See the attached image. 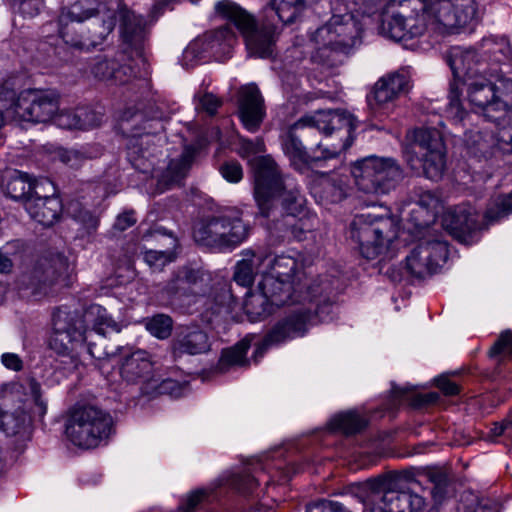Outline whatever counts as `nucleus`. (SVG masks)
Returning <instances> with one entry per match:
<instances>
[{"mask_svg": "<svg viewBox=\"0 0 512 512\" xmlns=\"http://www.w3.org/2000/svg\"><path fill=\"white\" fill-rule=\"evenodd\" d=\"M77 109L79 129H90L100 125L103 117L101 113L95 111L90 107H79Z\"/></svg>", "mask_w": 512, "mask_h": 512, "instance_id": "54", "label": "nucleus"}, {"mask_svg": "<svg viewBox=\"0 0 512 512\" xmlns=\"http://www.w3.org/2000/svg\"><path fill=\"white\" fill-rule=\"evenodd\" d=\"M367 426V420L356 411H347L333 417L330 421L332 431H338L345 435L360 432Z\"/></svg>", "mask_w": 512, "mask_h": 512, "instance_id": "45", "label": "nucleus"}, {"mask_svg": "<svg viewBox=\"0 0 512 512\" xmlns=\"http://www.w3.org/2000/svg\"><path fill=\"white\" fill-rule=\"evenodd\" d=\"M402 8L403 11L382 21L380 29L385 37L396 42L407 41L431 30V3L427 5L425 0H404Z\"/></svg>", "mask_w": 512, "mask_h": 512, "instance_id": "14", "label": "nucleus"}, {"mask_svg": "<svg viewBox=\"0 0 512 512\" xmlns=\"http://www.w3.org/2000/svg\"><path fill=\"white\" fill-rule=\"evenodd\" d=\"M230 485L243 494L252 493L258 486V479L248 472L233 475Z\"/></svg>", "mask_w": 512, "mask_h": 512, "instance_id": "52", "label": "nucleus"}, {"mask_svg": "<svg viewBox=\"0 0 512 512\" xmlns=\"http://www.w3.org/2000/svg\"><path fill=\"white\" fill-rule=\"evenodd\" d=\"M254 173V198L263 217H269L277 197H281L285 216L310 214L306 209V199L298 188L290 187L282 173L269 156H260L252 160Z\"/></svg>", "mask_w": 512, "mask_h": 512, "instance_id": "5", "label": "nucleus"}, {"mask_svg": "<svg viewBox=\"0 0 512 512\" xmlns=\"http://www.w3.org/2000/svg\"><path fill=\"white\" fill-rule=\"evenodd\" d=\"M112 426L109 413L94 405H77L70 412L65 433L75 446L91 449L109 437Z\"/></svg>", "mask_w": 512, "mask_h": 512, "instance_id": "11", "label": "nucleus"}, {"mask_svg": "<svg viewBox=\"0 0 512 512\" xmlns=\"http://www.w3.org/2000/svg\"><path fill=\"white\" fill-rule=\"evenodd\" d=\"M214 13L235 26L244 38L251 57L270 58L274 55L279 35L275 23L267 20L258 26L254 15L232 0L217 1Z\"/></svg>", "mask_w": 512, "mask_h": 512, "instance_id": "6", "label": "nucleus"}, {"mask_svg": "<svg viewBox=\"0 0 512 512\" xmlns=\"http://www.w3.org/2000/svg\"><path fill=\"white\" fill-rule=\"evenodd\" d=\"M116 12L97 0H77L58 16L63 41L79 50L101 44L115 27Z\"/></svg>", "mask_w": 512, "mask_h": 512, "instance_id": "1", "label": "nucleus"}, {"mask_svg": "<svg viewBox=\"0 0 512 512\" xmlns=\"http://www.w3.org/2000/svg\"><path fill=\"white\" fill-rule=\"evenodd\" d=\"M512 212V192L497 197L486 211L489 220H500Z\"/></svg>", "mask_w": 512, "mask_h": 512, "instance_id": "50", "label": "nucleus"}, {"mask_svg": "<svg viewBox=\"0 0 512 512\" xmlns=\"http://www.w3.org/2000/svg\"><path fill=\"white\" fill-rule=\"evenodd\" d=\"M251 346V341L247 337L237 342L235 345L222 351L218 362V369L226 372L233 367L248 366L249 360L246 354Z\"/></svg>", "mask_w": 512, "mask_h": 512, "instance_id": "43", "label": "nucleus"}, {"mask_svg": "<svg viewBox=\"0 0 512 512\" xmlns=\"http://www.w3.org/2000/svg\"><path fill=\"white\" fill-rule=\"evenodd\" d=\"M232 295L227 289H221L214 298V304L208 309L212 311V314H221L223 312L228 313L231 310Z\"/></svg>", "mask_w": 512, "mask_h": 512, "instance_id": "57", "label": "nucleus"}, {"mask_svg": "<svg viewBox=\"0 0 512 512\" xmlns=\"http://www.w3.org/2000/svg\"><path fill=\"white\" fill-rule=\"evenodd\" d=\"M306 512H351L344 503L331 500H320L308 505Z\"/></svg>", "mask_w": 512, "mask_h": 512, "instance_id": "56", "label": "nucleus"}, {"mask_svg": "<svg viewBox=\"0 0 512 512\" xmlns=\"http://www.w3.org/2000/svg\"><path fill=\"white\" fill-rule=\"evenodd\" d=\"M69 214L72 219L81 226L83 235H91L99 225V218L90 210L82 207L79 203H71Z\"/></svg>", "mask_w": 512, "mask_h": 512, "instance_id": "46", "label": "nucleus"}, {"mask_svg": "<svg viewBox=\"0 0 512 512\" xmlns=\"http://www.w3.org/2000/svg\"><path fill=\"white\" fill-rule=\"evenodd\" d=\"M306 6L302 4L294 5L293 2L286 3L284 0H270L264 12L267 19L272 17V14H275L281 23L287 25L294 23Z\"/></svg>", "mask_w": 512, "mask_h": 512, "instance_id": "44", "label": "nucleus"}, {"mask_svg": "<svg viewBox=\"0 0 512 512\" xmlns=\"http://www.w3.org/2000/svg\"><path fill=\"white\" fill-rule=\"evenodd\" d=\"M172 324L171 317L165 314H157L147 321L146 328L157 338L165 339L171 334Z\"/></svg>", "mask_w": 512, "mask_h": 512, "instance_id": "49", "label": "nucleus"}, {"mask_svg": "<svg viewBox=\"0 0 512 512\" xmlns=\"http://www.w3.org/2000/svg\"><path fill=\"white\" fill-rule=\"evenodd\" d=\"M120 375L128 384H140L142 394H149L151 383L156 381L151 357L143 350H136L124 356L120 365Z\"/></svg>", "mask_w": 512, "mask_h": 512, "instance_id": "24", "label": "nucleus"}, {"mask_svg": "<svg viewBox=\"0 0 512 512\" xmlns=\"http://www.w3.org/2000/svg\"><path fill=\"white\" fill-rule=\"evenodd\" d=\"M29 423L25 411L21 408L11 409L9 398L0 399V431L7 436H16L22 433Z\"/></svg>", "mask_w": 512, "mask_h": 512, "instance_id": "40", "label": "nucleus"}, {"mask_svg": "<svg viewBox=\"0 0 512 512\" xmlns=\"http://www.w3.org/2000/svg\"><path fill=\"white\" fill-rule=\"evenodd\" d=\"M482 60L474 48L453 47L447 55L446 61L454 76L449 88L447 112L458 121L463 120L465 115L460 99V80L473 78L479 72Z\"/></svg>", "mask_w": 512, "mask_h": 512, "instance_id": "19", "label": "nucleus"}, {"mask_svg": "<svg viewBox=\"0 0 512 512\" xmlns=\"http://www.w3.org/2000/svg\"><path fill=\"white\" fill-rule=\"evenodd\" d=\"M86 322H92V335L105 336L108 332L119 333L121 325L115 321L107 312V310L98 304L90 305L84 313L76 310Z\"/></svg>", "mask_w": 512, "mask_h": 512, "instance_id": "41", "label": "nucleus"}, {"mask_svg": "<svg viewBox=\"0 0 512 512\" xmlns=\"http://www.w3.org/2000/svg\"><path fill=\"white\" fill-rule=\"evenodd\" d=\"M351 173L358 190L377 196L394 190L405 177L403 168L395 159L377 156L357 161Z\"/></svg>", "mask_w": 512, "mask_h": 512, "instance_id": "12", "label": "nucleus"}, {"mask_svg": "<svg viewBox=\"0 0 512 512\" xmlns=\"http://www.w3.org/2000/svg\"><path fill=\"white\" fill-rule=\"evenodd\" d=\"M236 41L237 37L234 31L229 25H224L195 39L185 49L184 55L186 58L202 59L204 54L208 53L218 57L228 54Z\"/></svg>", "mask_w": 512, "mask_h": 512, "instance_id": "23", "label": "nucleus"}, {"mask_svg": "<svg viewBox=\"0 0 512 512\" xmlns=\"http://www.w3.org/2000/svg\"><path fill=\"white\" fill-rule=\"evenodd\" d=\"M142 240H153L161 246V249H148L143 254L145 263L153 271H161L166 265L176 260L178 239L172 234L164 233L162 228L144 233Z\"/></svg>", "mask_w": 512, "mask_h": 512, "instance_id": "26", "label": "nucleus"}, {"mask_svg": "<svg viewBox=\"0 0 512 512\" xmlns=\"http://www.w3.org/2000/svg\"><path fill=\"white\" fill-rule=\"evenodd\" d=\"M208 497V491L205 489L196 490L186 496L179 506L180 512H194L197 506Z\"/></svg>", "mask_w": 512, "mask_h": 512, "instance_id": "58", "label": "nucleus"}, {"mask_svg": "<svg viewBox=\"0 0 512 512\" xmlns=\"http://www.w3.org/2000/svg\"><path fill=\"white\" fill-rule=\"evenodd\" d=\"M265 115L262 95L255 85L241 88L239 93V117L244 127L256 132Z\"/></svg>", "mask_w": 512, "mask_h": 512, "instance_id": "28", "label": "nucleus"}, {"mask_svg": "<svg viewBox=\"0 0 512 512\" xmlns=\"http://www.w3.org/2000/svg\"><path fill=\"white\" fill-rule=\"evenodd\" d=\"M272 295L269 289L262 286V281L258 283V291L251 292L246 296L244 302V311L251 322L260 321L268 317L273 312V306H283L286 296L279 298V294Z\"/></svg>", "mask_w": 512, "mask_h": 512, "instance_id": "33", "label": "nucleus"}, {"mask_svg": "<svg viewBox=\"0 0 512 512\" xmlns=\"http://www.w3.org/2000/svg\"><path fill=\"white\" fill-rule=\"evenodd\" d=\"M203 275L199 270L181 267L175 271L172 278L162 288L161 299L170 305L177 304L182 299L199 294V286Z\"/></svg>", "mask_w": 512, "mask_h": 512, "instance_id": "25", "label": "nucleus"}, {"mask_svg": "<svg viewBox=\"0 0 512 512\" xmlns=\"http://www.w3.org/2000/svg\"><path fill=\"white\" fill-rule=\"evenodd\" d=\"M249 232L250 226L244 222L242 211L233 207L196 222L193 238L201 246L224 252L242 244L248 238Z\"/></svg>", "mask_w": 512, "mask_h": 512, "instance_id": "8", "label": "nucleus"}, {"mask_svg": "<svg viewBox=\"0 0 512 512\" xmlns=\"http://www.w3.org/2000/svg\"><path fill=\"white\" fill-rule=\"evenodd\" d=\"M310 136L317 135L312 132V128L305 116H302L289 127L287 135L282 140L284 153L290 159L291 164L299 171H303L312 163L335 158L342 150L348 147V145L343 144L327 148L323 147L321 143H318L316 150L313 151V155H311L302 144V140L308 141Z\"/></svg>", "mask_w": 512, "mask_h": 512, "instance_id": "16", "label": "nucleus"}, {"mask_svg": "<svg viewBox=\"0 0 512 512\" xmlns=\"http://www.w3.org/2000/svg\"><path fill=\"white\" fill-rule=\"evenodd\" d=\"M398 225L390 211L383 214L362 213L356 215L350 225V237L358 244L361 255L375 259L397 237Z\"/></svg>", "mask_w": 512, "mask_h": 512, "instance_id": "10", "label": "nucleus"}, {"mask_svg": "<svg viewBox=\"0 0 512 512\" xmlns=\"http://www.w3.org/2000/svg\"><path fill=\"white\" fill-rule=\"evenodd\" d=\"M496 146L504 154H512V128L502 127L495 136Z\"/></svg>", "mask_w": 512, "mask_h": 512, "instance_id": "60", "label": "nucleus"}, {"mask_svg": "<svg viewBox=\"0 0 512 512\" xmlns=\"http://www.w3.org/2000/svg\"><path fill=\"white\" fill-rule=\"evenodd\" d=\"M53 334L50 339L51 349L67 365L68 370H74L80 364L78 347L87 344V352L97 360L107 359L114 355L106 346L105 336H98L94 341L92 331H87L85 320L76 310L66 307L58 308L52 318Z\"/></svg>", "mask_w": 512, "mask_h": 512, "instance_id": "3", "label": "nucleus"}, {"mask_svg": "<svg viewBox=\"0 0 512 512\" xmlns=\"http://www.w3.org/2000/svg\"><path fill=\"white\" fill-rule=\"evenodd\" d=\"M467 97L476 113L489 120L497 118L495 113L512 110V79L499 78L495 82L478 79L470 82Z\"/></svg>", "mask_w": 512, "mask_h": 512, "instance_id": "15", "label": "nucleus"}, {"mask_svg": "<svg viewBox=\"0 0 512 512\" xmlns=\"http://www.w3.org/2000/svg\"><path fill=\"white\" fill-rule=\"evenodd\" d=\"M78 109H63L56 112L53 121L63 129H79Z\"/></svg>", "mask_w": 512, "mask_h": 512, "instance_id": "55", "label": "nucleus"}, {"mask_svg": "<svg viewBox=\"0 0 512 512\" xmlns=\"http://www.w3.org/2000/svg\"><path fill=\"white\" fill-rule=\"evenodd\" d=\"M429 480L433 483L432 496L435 501L440 502L446 495L448 477L442 471H431L428 473Z\"/></svg>", "mask_w": 512, "mask_h": 512, "instance_id": "53", "label": "nucleus"}, {"mask_svg": "<svg viewBox=\"0 0 512 512\" xmlns=\"http://www.w3.org/2000/svg\"><path fill=\"white\" fill-rule=\"evenodd\" d=\"M274 290L279 294V298L286 296L283 305L300 303L305 294L306 287L298 286L295 280L281 279V284L275 285Z\"/></svg>", "mask_w": 512, "mask_h": 512, "instance_id": "47", "label": "nucleus"}, {"mask_svg": "<svg viewBox=\"0 0 512 512\" xmlns=\"http://www.w3.org/2000/svg\"><path fill=\"white\" fill-rule=\"evenodd\" d=\"M186 390V385L180 383L179 381L167 378L163 380H159L156 378V381H153L150 385V394H166L173 398L181 397Z\"/></svg>", "mask_w": 512, "mask_h": 512, "instance_id": "48", "label": "nucleus"}, {"mask_svg": "<svg viewBox=\"0 0 512 512\" xmlns=\"http://www.w3.org/2000/svg\"><path fill=\"white\" fill-rule=\"evenodd\" d=\"M221 105V99H219L212 93H204L202 96L199 97L198 107L210 116L215 115L217 113L218 108Z\"/></svg>", "mask_w": 512, "mask_h": 512, "instance_id": "61", "label": "nucleus"}, {"mask_svg": "<svg viewBox=\"0 0 512 512\" xmlns=\"http://www.w3.org/2000/svg\"><path fill=\"white\" fill-rule=\"evenodd\" d=\"M352 493L363 504V512H423L426 506L421 495L410 489L396 490L392 480L385 476L356 484Z\"/></svg>", "mask_w": 512, "mask_h": 512, "instance_id": "7", "label": "nucleus"}, {"mask_svg": "<svg viewBox=\"0 0 512 512\" xmlns=\"http://www.w3.org/2000/svg\"><path fill=\"white\" fill-rule=\"evenodd\" d=\"M317 291L312 284L307 287L301 305L291 309L270 328L257 346L255 358L262 357L269 347L304 337L312 326L332 319L333 304L325 298L318 300Z\"/></svg>", "mask_w": 512, "mask_h": 512, "instance_id": "4", "label": "nucleus"}, {"mask_svg": "<svg viewBox=\"0 0 512 512\" xmlns=\"http://www.w3.org/2000/svg\"><path fill=\"white\" fill-rule=\"evenodd\" d=\"M265 276L262 281V286L269 289L272 295L275 294L274 286L281 284V279L295 280L298 286H305L306 288L311 285L308 283L306 274L300 271L298 261L289 255L273 256L271 253L265 251L264 261Z\"/></svg>", "mask_w": 512, "mask_h": 512, "instance_id": "22", "label": "nucleus"}, {"mask_svg": "<svg viewBox=\"0 0 512 512\" xmlns=\"http://www.w3.org/2000/svg\"><path fill=\"white\" fill-rule=\"evenodd\" d=\"M404 156L409 167L426 178H441L446 167V149L436 129L419 128L408 134Z\"/></svg>", "mask_w": 512, "mask_h": 512, "instance_id": "9", "label": "nucleus"}, {"mask_svg": "<svg viewBox=\"0 0 512 512\" xmlns=\"http://www.w3.org/2000/svg\"><path fill=\"white\" fill-rule=\"evenodd\" d=\"M36 185L43 189L47 186L48 192L54 193L53 184L49 180H32L28 174L20 171H15L14 175L4 185V189L10 198L15 200L25 199L26 201L31 197V194H34Z\"/></svg>", "mask_w": 512, "mask_h": 512, "instance_id": "38", "label": "nucleus"}, {"mask_svg": "<svg viewBox=\"0 0 512 512\" xmlns=\"http://www.w3.org/2000/svg\"><path fill=\"white\" fill-rule=\"evenodd\" d=\"M40 190L44 191L45 189L36 185L34 194H31V197L25 202V209L36 222L49 227L60 217L62 203L57 196H42Z\"/></svg>", "mask_w": 512, "mask_h": 512, "instance_id": "30", "label": "nucleus"}, {"mask_svg": "<svg viewBox=\"0 0 512 512\" xmlns=\"http://www.w3.org/2000/svg\"><path fill=\"white\" fill-rule=\"evenodd\" d=\"M12 103L7 111L15 118L32 123H47L59 111L60 94L53 89H28L17 98L13 91L8 92Z\"/></svg>", "mask_w": 512, "mask_h": 512, "instance_id": "17", "label": "nucleus"}, {"mask_svg": "<svg viewBox=\"0 0 512 512\" xmlns=\"http://www.w3.org/2000/svg\"><path fill=\"white\" fill-rule=\"evenodd\" d=\"M195 150L191 147L185 148L181 156L169 162L166 170L160 176L159 183L165 188L179 183L186 175L194 158Z\"/></svg>", "mask_w": 512, "mask_h": 512, "instance_id": "42", "label": "nucleus"}, {"mask_svg": "<svg viewBox=\"0 0 512 512\" xmlns=\"http://www.w3.org/2000/svg\"><path fill=\"white\" fill-rule=\"evenodd\" d=\"M410 77L405 70L388 74L379 79L374 86V99L380 105L393 101L409 89Z\"/></svg>", "mask_w": 512, "mask_h": 512, "instance_id": "34", "label": "nucleus"}, {"mask_svg": "<svg viewBox=\"0 0 512 512\" xmlns=\"http://www.w3.org/2000/svg\"><path fill=\"white\" fill-rule=\"evenodd\" d=\"M316 222L317 218L313 214L283 216L281 220H277L274 229L279 233L280 241L290 239L302 241L306 238V234L314 229Z\"/></svg>", "mask_w": 512, "mask_h": 512, "instance_id": "36", "label": "nucleus"}, {"mask_svg": "<svg viewBox=\"0 0 512 512\" xmlns=\"http://www.w3.org/2000/svg\"><path fill=\"white\" fill-rule=\"evenodd\" d=\"M11 9L24 17H34L39 14L44 0H8Z\"/></svg>", "mask_w": 512, "mask_h": 512, "instance_id": "51", "label": "nucleus"}, {"mask_svg": "<svg viewBox=\"0 0 512 512\" xmlns=\"http://www.w3.org/2000/svg\"><path fill=\"white\" fill-rule=\"evenodd\" d=\"M151 141L152 139L149 132H145L144 134L135 133L127 147L128 160L135 169L142 173L152 172L154 168L155 163L152 157L154 156L155 148L153 151H149L148 149Z\"/></svg>", "mask_w": 512, "mask_h": 512, "instance_id": "37", "label": "nucleus"}, {"mask_svg": "<svg viewBox=\"0 0 512 512\" xmlns=\"http://www.w3.org/2000/svg\"><path fill=\"white\" fill-rule=\"evenodd\" d=\"M488 222L486 215L482 217L471 204L463 203L455 206L444 217V226L458 241L471 244L476 239L477 233L485 228L483 219Z\"/></svg>", "mask_w": 512, "mask_h": 512, "instance_id": "21", "label": "nucleus"}, {"mask_svg": "<svg viewBox=\"0 0 512 512\" xmlns=\"http://www.w3.org/2000/svg\"><path fill=\"white\" fill-rule=\"evenodd\" d=\"M220 173L225 180L237 183L243 178V170L237 161H228L221 165Z\"/></svg>", "mask_w": 512, "mask_h": 512, "instance_id": "59", "label": "nucleus"}, {"mask_svg": "<svg viewBox=\"0 0 512 512\" xmlns=\"http://www.w3.org/2000/svg\"><path fill=\"white\" fill-rule=\"evenodd\" d=\"M57 155L61 162L73 168L80 166L84 159L83 155L76 150L60 149Z\"/></svg>", "mask_w": 512, "mask_h": 512, "instance_id": "64", "label": "nucleus"}, {"mask_svg": "<svg viewBox=\"0 0 512 512\" xmlns=\"http://www.w3.org/2000/svg\"><path fill=\"white\" fill-rule=\"evenodd\" d=\"M243 258L238 261L235 266L234 280L237 284L243 287L252 285L254 278L260 274L262 278L265 276V251L244 250L242 252Z\"/></svg>", "mask_w": 512, "mask_h": 512, "instance_id": "35", "label": "nucleus"}, {"mask_svg": "<svg viewBox=\"0 0 512 512\" xmlns=\"http://www.w3.org/2000/svg\"><path fill=\"white\" fill-rule=\"evenodd\" d=\"M91 73L100 80H110L116 84L127 83L133 76L131 67L120 65L116 60L103 56L95 58Z\"/></svg>", "mask_w": 512, "mask_h": 512, "instance_id": "39", "label": "nucleus"}, {"mask_svg": "<svg viewBox=\"0 0 512 512\" xmlns=\"http://www.w3.org/2000/svg\"><path fill=\"white\" fill-rule=\"evenodd\" d=\"M458 512H499V508L496 502L483 499L475 504L460 506Z\"/></svg>", "mask_w": 512, "mask_h": 512, "instance_id": "62", "label": "nucleus"}, {"mask_svg": "<svg viewBox=\"0 0 512 512\" xmlns=\"http://www.w3.org/2000/svg\"><path fill=\"white\" fill-rule=\"evenodd\" d=\"M402 8L403 11L382 21L380 29L385 37L396 42L407 41L431 30V3L427 5L425 0H404Z\"/></svg>", "mask_w": 512, "mask_h": 512, "instance_id": "13", "label": "nucleus"}, {"mask_svg": "<svg viewBox=\"0 0 512 512\" xmlns=\"http://www.w3.org/2000/svg\"><path fill=\"white\" fill-rule=\"evenodd\" d=\"M210 349L211 339L208 333L198 325L181 327L172 343V352L175 359L184 355L205 354Z\"/></svg>", "mask_w": 512, "mask_h": 512, "instance_id": "27", "label": "nucleus"}, {"mask_svg": "<svg viewBox=\"0 0 512 512\" xmlns=\"http://www.w3.org/2000/svg\"><path fill=\"white\" fill-rule=\"evenodd\" d=\"M118 16L123 41L136 51L142 50L148 36L147 23L143 16L135 14L126 6L119 8Z\"/></svg>", "mask_w": 512, "mask_h": 512, "instance_id": "32", "label": "nucleus"}, {"mask_svg": "<svg viewBox=\"0 0 512 512\" xmlns=\"http://www.w3.org/2000/svg\"><path fill=\"white\" fill-rule=\"evenodd\" d=\"M475 0H432L431 31L437 34H457L477 22Z\"/></svg>", "mask_w": 512, "mask_h": 512, "instance_id": "18", "label": "nucleus"}, {"mask_svg": "<svg viewBox=\"0 0 512 512\" xmlns=\"http://www.w3.org/2000/svg\"><path fill=\"white\" fill-rule=\"evenodd\" d=\"M332 10L328 23L311 38L315 45L313 62L329 68L340 65L349 50L361 43L363 31L360 20L340 0H336Z\"/></svg>", "mask_w": 512, "mask_h": 512, "instance_id": "2", "label": "nucleus"}, {"mask_svg": "<svg viewBox=\"0 0 512 512\" xmlns=\"http://www.w3.org/2000/svg\"><path fill=\"white\" fill-rule=\"evenodd\" d=\"M448 258L446 242L434 239L421 241L406 257L407 271L417 277L424 278L437 271Z\"/></svg>", "mask_w": 512, "mask_h": 512, "instance_id": "20", "label": "nucleus"}, {"mask_svg": "<svg viewBox=\"0 0 512 512\" xmlns=\"http://www.w3.org/2000/svg\"><path fill=\"white\" fill-rule=\"evenodd\" d=\"M349 191V176L336 172L320 175L312 187L313 195L323 204L341 202L348 196Z\"/></svg>", "mask_w": 512, "mask_h": 512, "instance_id": "31", "label": "nucleus"}, {"mask_svg": "<svg viewBox=\"0 0 512 512\" xmlns=\"http://www.w3.org/2000/svg\"><path fill=\"white\" fill-rule=\"evenodd\" d=\"M512 354V333L506 331L501 334L498 341L491 348V354Z\"/></svg>", "mask_w": 512, "mask_h": 512, "instance_id": "63", "label": "nucleus"}, {"mask_svg": "<svg viewBox=\"0 0 512 512\" xmlns=\"http://www.w3.org/2000/svg\"><path fill=\"white\" fill-rule=\"evenodd\" d=\"M312 132L316 135H330L333 131L344 130L349 135L355 128V118L342 110L318 111L313 115H305Z\"/></svg>", "mask_w": 512, "mask_h": 512, "instance_id": "29", "label": "nucleus"}]
</instances>
